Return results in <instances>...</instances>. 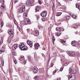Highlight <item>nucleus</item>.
I'll use <instances>...</instances> for the list:
<instances>
[{"mask_svg": "<svg viewBox=\"0 0 80 80\" xmlns=\"http://www.w3.org/2000/svg\"><path fill=\"white\" fill-rule=\"evenodd\" d=\"M19 48L21 50H27L28 48L27 46H25L24 43L22 42L20 43L19 45Z\"/></svg>", "mask_w": 80, "mask_h": 80, "instance_id": "1", "label": "nucleus"}, {"mask_svg": "<svg viewBox=\"0 0 80 80\" xmlns=\"http://www.w3.org/2000/svg\"><path fill=\"white\" fill-rule=\"evenodd\" d=\"M24 23L25 25L30 24L31 23V21L29 19L26 18L25 19Z\"/></svg>", "mask_w": 80, "mask_h": 80, "instance_id": "2", "label": "nucleus"}, {"mask_svg": "<svg viewBox=\"0 0 80 80\" xmlns=\"http://www.w3.org/2000/svg\"><path fill=\"white\" fill-rule=\"evenodd\" d=\"M8 33L10 35V37H13V32H12V30L10 29L8 30Z\"/></svg>", "mask_w": 80, "mask_h": 80, "instance_id": "3", "label": "nucleus"}, {"mask_svg": "<svg viewBox=\"0 0 80 80\" xmlns=\"http://www.w3.org/2000/svg\"><path fill=\"white\" fill-rule=\"evenodd\" d=\"M27 43L28 45H29L31 48H32L33 46V43L30 40H28L27 41Z\"/></svg>", "mask_w": 80, "mask_h": 80, "instance_id": "4", "label": "nucleus"}, {"mask_svg": "<svg viewBox=\"0 0 80 80\" xmlns=\"http://www.w3.org/2000/svg\"><path fill=\"white\" fill-rule=\"evenodd\" d=\"M47 11H43L41 13V15L42 17H45L47 16Z\"/></svg>", "mask_w": 80, "mask_h": 80, "instance_id": "5", "label": "nucleus"}, {"mask_svg": "<svg viewBox=\"0 0 80 80\" xmlns=\"http://www.w3.org/2000/svg\"><path fill=\"white\" fill-rule=\"evenodd\" d=\"M72 78H73V79H75V76L73 75L70 74L68 77V80H70V79Z\"/></svg>", "mask_w": 80, "mask_h": 80, "instance_id": "6", "label": "nucleus"}, {"mask_svg": "<svg viewBox=\"0 0 80 80\" xmlns=\"http://www.w3.org/2000/svg\"><path fill=\"white\" fill-rule=\"evenodd\" d=\"M32 71L33 73H37L38 72V69L36 67H34L32 69Z\"/></svg>", "mask_w": 80, "mask_h": 80, "instance_id": "7", "label": "nucleus"}, {"mask_svg": "<svg viewBox=\"0 0 80 80\" xmlns=\"http://www.w3.org/2000/svg\"><path fill=\"white\" fill-rule=\"evenodd\" d=\"M56 30L57 31H64V30L63 28L62 27H58L56 28Z\"/></svg>", "mask_w": 80, "mask_h": 80, "instance_id": "8", "label": "nucleus"}, {"mask_svg": "<svg viewBox=\"0 0 80 80\" xmlns=\"http://www.w3.org/2000/svg\"><path fill=\"white\" fill-rule=\"evenodd\" d=\"M26 4L27 6H28V7H30V6H31V5H32L31 2H30V0H27L26 3Z\"/></svg>", "mask_w": 80, "mask_h": 80, "instance_id": "9", "label": "nucleus"}, {"mask_svg": "<svg viewBox=\"0 0 80 80\" xmlns=\"http://www.w3.org/2000/svg\"><path fill=\"white\" fill-rule=\"evenodd\" d=\"M18 47V45L17 44H14L12 47V48L13 50H16L17 48Z\"/></svg>", "mask_w": 80, "mask_h": 80, "instance_id": "10", "label": "nucleus"}, {"mask_svg": "<svg viewBox=\"0 0 80 80\" xmlns=\"http://www.w3.org/2000/svg\"><path fill=\"white\" fill-rule=\"evenodd\" d=\"M77 43V42H76L75 41H72L71 43V44L73 47H76V43Z\"/></svg>", "mask_w": 80, "mask_h": 80, "instance_id": "11", "label": "nucleus"}, {"mask_svg": "<svg viewBox=\"0 0 80 80\" xmlns=\"http://www.w3.org/2000/svg\"><path fill=\"white\" fill-rule=\"evenodd\" d=\"M34 46L35 49L37 50L38 48V47H40V45L38 43H36L34 45Z\"/></svg>", "mask_w": 80, "mask_h": 80, "instance_id": "12", "label": "nucleus"}, {"mask_svg": "<svg viewBox=\"0 0 80 80\" xmlns=\"http://www.w3.org/2000/svg\"><path fill=\"white\" fill-rule=\"evenodd\" d=\"M66 41H64L63 39H61V42L62 44H63L64 45H66L67 44H66V43H65V42Z\"/></svg>", "mask_w": 80, "mask_h": 80, "instance_id": "13", "label": "nucleus"}, {"mask_svg": "<svg viewBox=\"0 0 80 80\" xmlns=\"http://www.w3.org/2000/svg\"><path fill=\"white\" fill-rule=\"evenodd\" d=\"M27 32H28L29 34H33V32L32 31V30H30V29H27Z\"/></svg>", "mask_w": 80, "mask_h": 80, "instance_id": "14", "label": "nucleus"}, {"mask_svg": "<svg viewBox=\"0 0 80 80\" xmlns=\"http://www.w3.org/2000/svg\"><path fill=\"white\" fill-rule=\"evenodd\" d=\"M72 27L74 28H77L78 27V25L77 24H74L72 25Z\"/></svg>", "mask_w": 80, "mask_h": 80, "instance_id": "15", "label": "nucleus"}, {"mask_svg": "<svg viewBox=\"0 0 80 80\" xmlns=\"http://www.w3.org/2000/svg\"><path fill=\"white\" fill-rule=\"evenodd\" d=\"M35 33L36 36H38V35H39V31L38 30H36L35 31Z\"/></svg>", "mask_w": 80, "mask_h": 80, "instance_id": "16", "label": "nucleus"}, {"mask_svg": "<svg viewBox=\"0 0 80 80\" xmlns=\"http://www.w3.org/2000/svg\"><path fill=\"white\" fill-rule=\"evenodd\" d=\"M40 9V7L39 6H37L36 7V12H38L39 11V10Z\"/></svg>", "mask_w": 80, "mask_h": 80, "instance_id": "17", "label": "nucleus"}, {"mask_svg": "<svg viewBox=\"0 0 80 80\" xmlns=\"http://www.w3.org/2000/svg\"><path fill=\"white\" fill-rule=\"evenodd\" d=\"M71 54L70 55V56L71 57H74L75 56V53L74 52H70Z\"/></svg>", "mask_w": 80, "mask_h": 80, "instance_id": "18", "label": "nucleus"}, {"mask_svg": "<svg viewBox=\"0 0 80 80\" xmlns=\"http://www.w3.org/2000/svg\"><path fill=\"white\" fill-rule=\"evenodd\" d=\"M27 13L25 12L23 14V18H27Z\"/></svg>", "mask_w": 80, "mask_h": 80, "instance_id": "19", "label": "nucleus"}, {"mask_svg": "<svg viewBox=\"0 0 80 80\" xmlns=\"http://www.w3.org/2000/svg\"><path fill=\"white\" fill-rule=\"evenodd\" d=\"M21 9L23 10V11H24L25 10V6H23L22 7Z\"/></svg>", "mask_w": 80, "mask_h": 80, "instance_id": "20", "label": "nucleus"}, {"mask_svg": "<svg viewBox=\"0 0 80 80\" xmlns=\"http://www.w3.org/2000/svg\"><path fill=\"white\" fill-rule=\"evenodd\" d=\"M28 60L29 61H32L33 60V58L31 57H28Z\"/></svg>", "mask_w": 80, "mask_h": 80, "instance_id": "21", "label": "nucleus"}, {"mask_svg": "<svg viewBox=\"0 0 80 80\" xmlns=\"http://www.w3.org/2000/svg\"><path fill=\"white\" fill-rule=\"evenodd\" d=\"M24 57L23 56H21L20 58V60H21V61H22V60H24Z\"/></svg>", "mask_w": 80, "mask_h": 80, "instance_id": "22", "label": "nucleus"}, {"mask_svg": "<svg viewBox=\"0 0 80 80\" xmlns=\"http://www.w3.org/2000/svg\"><path fill=\"white\" fill-rule=\"evenodd\" d=\"M56 35L57 36H60L61 35V32L59 31L57 32Z\"/></svg>", "mask_w": 80, "mask_h": 80, "instance_id": "23", "label": "nucleus"}, {"mask_svg": "<svg viewBox=\"0 0 80 80\" xmlns=\"http://www.w3.org/2000/svg\"><path fill=\"white\" fill-rule=\"evenodd\" d=\"M29 1L31 2V5H32V4L35 2L34 0H29Z\"/></svg>", "mask_w": 80, "mask_h": 80, "instance_id": "24", "label": "nucleus"}, {"mask_svg": "<svg viewBox=\"0 0 80 80\" xmlns=\"http://www.w3.org/2000/svg\"><path fill=\"white\" fill-rule=\"evenodd\" d=\"M73 70H72V69L69 68V73H70L71 74H73Z\"/></svg>", "mask_w": 80, "mask_h": 80, "instance_id": "25", "label": "nucleus"}, {"mask_svg": "<svg viewBox=\"0 0 80 80\" xmlns=\"http://www.w3.org/2000/svg\"><path fill=\"white\" fill-rule=\"evenodd\" d=\"M62 13V12H59L57 14H56V16H57V17H59V16H60V15H61Z\"/></svg>", "mask_w": 80, "mask_h": 80, "instance_id": "26", "label": "nucleus"}, {"mask_svg": "<svg viewBox=\"0 0 80 80\" xmlns=\"http://www.w3.org/2000/svg\"><path fill=\"white\" fill-rule=\"evenodd\" d=\"M66 18L67 20H68L70 18V17L69 16H67L66 17Z\"/></svg>", "mask_w": 80, "mask_h": 80, "instance_id": "27", "label": "nucleus"}, {"mask_svg": "<svg viewBox=\"0 0 80 80\" xmlns=\"http://www.w3.org/2000/svg\"><path fill=\"white\" fill-rule=\"evenodd\" d=\"M24 11L23 10H22V9H20L19 11V13H23V12H24Z\"/></svg>", "mask_w": 80, "mask_h": 80, "instance_id": "28", "label": "nucleus"}, {"mask_svg": "<svg viewBox=\"0 0 80 80\" xmlns=\"http://www.w3.org/2000/svg\"><path fill=\"white\" fill-rule=\"evenodd\" d=\"M76 7H77V8H78L79 10H80V6L78 5V4L76 5Z\"/></svg>", "mask_w": 80, "mask_h": 80, "instance_id": "29", "label": "nucleus"}, {"mask_svg": "<svg viewBox=\"0 0 80 80\" xmlns=\"http://www.w3.org/2000/svg\"><path fill=\"white\" fill-rule=\"evenodd\" d=\"M5 52V50L3 49L0 50V54L2 53H3V52Z\"/></svg>", "mask_w": 80, "mask_h": 80, "instance_id": "30", "label": "nucleus"}, {"mask_svg": "<svg viewBox=\"0 0 80 80\" xmlns=\"http://www.w3.org/2000/svg\"><path fill=\"white\" fill-rule=\"evenodd\" d=\"M72 18H77V16L74 15H72Z\"/></svg>", "mask_w": 80, "mask_h": 80, "instance_id": "31", "label": "nucleus"}, {"mask_svg": "<svg viewBox=\"0 0 80 80\" xmlns=\"http://www.w3.org/2000/svg\"><path fill=\"white\" fill-rule=\"evenodd\" d=\"M5 7L3 5H2L1 6V8L2 9H5Z\"/></svg>", "mask_w": 80, "mask_h": 80, "instance_id": "32", "label": "nucleus"}, {"mask_svg": "<svg viewBox=\"0 0 80 80\" xmlns=\"http://www.w3.org/2000/svg\"><path fill=\"white\" fill-rule=\"evenodd\" d=\"M55 41V38L54 37H53L52 38V42L53 43H54V42Z\"/></svg>", "mask_w": 80, "mask_h": 80, "instance_id": "33", "label": "nucleus"}, {"mask_svg": "<svg viewBox=\"0 0 80 80\" xmlns=\"http://www.w3.org/2000/svg\"><path fill=\"white\" fill-rule=\"evenodd\" d=\"M42 21H43V22H45V21H47V19L46 18H44L42 19Z\"/></svg>", "mask_w": 80, "mask_h": 80, "instance_id": "34", "label": "nucleus"}, {"mask_svg": "<svg viewBox=\"0 0 80 80\" xmlns=\"http://www.w3.org/2000/svg\"><path fill=\"white\" fill-rule=\"evenodd\" d=\"M38 2L39 3V4H40V5H42V2H41L40 0H38Z\"/></svg>", "mask_w": 80, "mask_h": 80, "instance_id": "35", "label": "nucleus"}, {"mask_svg": "<svg viewBox=\"0 0 80 80\" xmlns=\"http://www.w3.org/2000/svg\"><path fill=\"white\" fill-rule=\"evenodd\" d=\"M38 76H36L34 77L35 80H38Z\"/></svg>", "mask_w": 80, "mask_h": 80, "instance_id": "36", "label": "nucleus"}, {"mask_svg": "<svg viewBox=\"0 0 80 80\" xmlns=\"http://www.w3.org/2000/svg\"><path fill=\"white\" fill-rule=\"evenodd\" d=\"M3 43V39H1L0 42V44L2 45Z\"/></svg>", "mask_w": 80, "mask_h": 80, "instance_id": "37", "label": "nucleus"}, {"mask_svg": "<svg viewBox=\"0 0 80 80\" xmlns=\"http://www.w3.org/2000/svg\"><path fill=\"white\" fill-rule=\"evenodd\" d=\"M1 65H2V66H3L4 65V61H2Z\"/></svg>", "mask_w": 80, "mask_h": 80, "instance_id": "38", "label": "nucleus"}, {"mask_svg": "<svg viewBox=\"0 0 80 80\" xmlns=\"http://www.w3.org/2000/svg\"><path fill=\"white\" fill-rule=\"evenodd\" d=\"M77 73V71H76V70L75 69L73 71L72 73H74L75 74V73Z\"/></svg>", "mask_w": 80, "mask_h": 80, "instance_id": "39", "label": "nucleus"}, {"mask_svg": "<svg viewBox=\"0 0 80 80\" xmlns=\"http://www.w3.org/2000/svg\"><path fill=\"white\" fill-rule=\"evenodd\" d=\"M3 22H1V26L2 27H3Z\"/></svg>", "mask_w": 80, "mask_h": 80, "instance_id": "40", "label": "nucleus"}, {"mask_svg": "<svg viewBox=\"0 0 80 80\" xmlns=\"http://www.w3.org/2000/svg\"><path fill=\"white\" fill-rule=\"evenodd\" d=\"M5 44H4L3 46L2 47V48H3V49H5Z\"/></svg>", "mask_w": 80, "mask_h": 80, "instance_id": "41", "label": "nucleus"}, {"mask_svg": "<svg viewBox=\"0 0 80 80\" xmlns=\"http://www.w3.org/2000/svg\"><path fill=\"white\" fill-rule=\"evenodd\" d=\"M67 52V53L68 54V55H69V56H70V55L71 54V53H70L71 52Z\"/></svg>", "mask_w": 80, "mask_h": 80, "instance_id": "42", "label": "nucleus"}, {"mask_svg": "<svg viewBox=\"0 0 80 80\" xmlns=\"http://www.w3.org/2000/svg\"><path fill=\"white\" fill-rule=\"evenodd\" d=\"M53 65H54V64H53V63H51L50 64V67H52Z\"/></svg>", "mask_w": 80, "mask_h": 80, "instance_id": "43", "label": "nucleus"}, {"mask_svg": "<svg viewBox=\"0 0 80 80\" xmlns=\"http://www.w3.org/2000/svg\"><path fill=\"white\" fill-rule=\"evenodd\" d=\"M52 9L53 10H55V5L54 4H53V6L52 7Z\"/></svg>", "mask_w": 80, "mask_h": 80, "instance_id": "44", "label": "nucleus"}, {"mask_svg": "<svg viewBox=\"0 0 80 80\" xmlns=\"http://www.w3.org/2000/svg\"><path fill=\"white\" fill-rule=\"evenodd\" d=\"M63 67L61 68L60 69V71H61V72H62V70H63Z\"/></svg>", "mask_w": 80, "mask_h": 80, "instance_id": "45", "label": "nucleus"}, {"mask_svg": "<svg viewBox=\"0 0 80 80\" xmlns=\"http://www.w3.org/2000/svg\"><path fill=\"white\" fill-rule=\"evenodd\" d=\"M14 62L15 64H16L17 63V60H15L14 61Z\"/></svg>", "mask_w": 80, "mask_h": 80, "instance_id": "46", "label": "nucleus"}, {"mask_svg": "<svg viewBox=\"0 0 80 80\" xmlns=\"http://www.w3.org/2000/svg\"><path fill=\"white\" fill-rule=\"evenodd\" d=\"M27 60H26L24 61V64H26V63H27Z\"/></svg>", "mask_w": 80, "mask_h": 80, "instance_id": "47", "label": "nucleus"}, {"mask_svg": "<svg viewBox=\"0 0 80 80\" xmlns=\"http://www.w3.org/2000/svg\"><path fill=\"white\" fill-rule=\"evenodd\" d=\"M78 45H80V41H78Z\"/></svg>", "mask_w": 80, "mask_h": 80, "instance_id": "48", "label": "nucleus"}, {"mask_svg": "<svg viewBox=\"0 0 80 80\" xmlns=\"http://www.w3.org/2000/svg\"><path fill=\"white\" fill-rule=\"evenodd\" d=\"M13 55H17L16 53L15 52H13Z\"/></svg>", "mask_w": 80, "mask_h": 80, "instance_id": "49", "label": "nucleus"}, {"mask_svg": "<svg viewBox=\"0 0 80 80\" xmlns=\"http://www.w3.org/2000/svg\"><path fill=\"white\" fill-rule=\"evenodd\" d=\"M57 72V71H56V70L54 71L53 72V74H55V73H56V72Z\"/></svg>", "mask_w": 80, "mask_h": 80, "instance_id": "50", "label": "nucleus"}, {"mask_svg": "<svg viewBox=\"0 0 80 80\" xmlns=\"http://www.w3.org/2000/svg\"><path fill=\"white\" fill-rule=\"evenodd\" d=\"M9 72H10L11 73H12V72H13V70H12V69H10Z\"/></svg>", "mask_w": 80, "mask_h": 80, "instance_id": "51", "label": "nucleus"}, {"mask_svg": "<svg viewBox=\"0 0 80 80\" xmlns=\"http://www.w3.org/2000/svg\"><path fill=\"white\" fill-rule=\"evenodd\" d=\"M18 0H15L14 3H17V2H18Z\"/></svg>", "mask_w": 80, "mask_h": 80, "instance_id": "52", "label": "nucleus"}, {"mask_svg": "<svg viewBox=\"0 0 80 80\" xmlns=\"http://www.w3.org/2000/svg\"><path fill=\"white\" fill-rule=\"evenodd\" d=\"M37 20H39V16H37Z\"/></svg>", "mask_w": 80, "mask_h": 80, "instance_id": "53", "label": "nucleus"}, {"mask_svg": "<svg viewBox=\"0 0 80 80\" xmlns=\"http://www.w3.org/2000/svg\"><path fill=\"white\" fill-rule=\"evenodd\" d=\"M29 70L30 71V72H31V71H32V68H30L29 69Z\"/></svg>", "mask_w": 80, "mask_h": 80, "instance_id": "54", "label": "nucleus"}, {"mask_svg": "<svg viewBox=\"0 0 80 80\" xmlns=\"http://www.w3.org/2000/svg\"><path fill=\"white\" fill-rule=\"evenodd\" d=\"M57 80H61V78H58Z\"/></svg>", "mask_w": 80, "mask_h": 80, "instance_id": "55", "label": "nucleus"}, {"mask_svg": "<svg viewBox=\"0 0 80 80\" xmlns=\"http://www.w3.org/2000/svg\"><path fill=\"white\" fill-rule=\"evenodd\" d=\"M1 3H2V4H3V5L4 4V2H3V1Z\"/></svg>", "mask_w": 80, "mask_h": 80, "instance_id": "56", "label": "nucleus"}, {"mask_svg": "<svg viewBox=\"0 0 80 80\" xmlns=\"http://www.w3.org/2000/svg\"><path fill=\"white\" fill-rule=\"evenodd\" d=\"M14 23L16 24V23H15V22H16V21L15 20H14Z\"/></svg>", "mask_w": 80, "mask_h": 80, "instance_id": "57", "label": "nucleus"}, {"mask_svg": "<svg viewBox=\"0 0 80 80\" xmlns=\"http://www.w3.org/2000/svg\"><path fill=\"white\" fill-rule=\"evenodd\" d=\"M34 57H37V55L34 54Z\"/></svg>", "mask_w": 80, "mask_h": 80, "instance_id": "58", "label": "nucleus"}, {"mask_svg": "<svg viewBox=\"0 0 80 80\" xmlns=\"http://www.w3.org/2000/svg\"><path fill=\"white\" fill-rule=\"evenodd\" d=\"M18 30H20V28L18 27Z\"/></svg>", "mask_w": 80, "mask_h": 80, "instance_id": "59", "label": "nucleus"}, {"mask_svg": "<svg viewBox=\"0 0 80 80\" xmlns=\"http://www.w3.org/2000/svg\"><path fill=\"white\" fill-rule=\"evenodd\" d=\"M70 15L71 16H72V14L71 13H70Z\"/></svg>", "mask_w": 80, "mask_h": 80, "instance_id": "60", "label": "nucleus"}, {"mask_svg": "<svg viewBox=\"0 0 80 80\" xmlns=\"http://www.w3.org/2000/svg\"><path fill=\"white\" fill-rule=\"evenodd\" d=\"M16 72H17V69L16 68Z\"/></svg>", "mask_w": 80, "mask_h": 80, "instance_id": "61", "label": "nucleus"}, {"mask_svg": "<svg viewBox=\"0 0 80 80\" xmlns=\"http://www.w3.org/2000/svg\"><path fill=\"white\" fill-rule=\"evenodd\" d=\"M0 13H2V12H0Z\"/></svg>", "mask_w": 80, "mask_h": 80, "instance_id": "62", "label": "nucleus"}, {"mask_svg": "<svg viewBox=\"0 0 80 80\" xmlns=\"http://www.w3.org/2000/svg\"><path fill=\"white\" fill-rule=\"evenodd\" d=\"M71 80H73L72 79ZM73 80H75V79H73Z\"/></svg>", "mask_w": 80, "mask_h": 80, "instance_id": "63", "label": "nucleus"}, {"mask_svg": "<svg viewBox=\"0 0 80 80\" xmlns=\"http://www.w3.org/2000/svg\"><path fill=\"white\" fill-rule=\"evenodd\" d=\"M78 0V1H79V0Z\"/></svg>", "mask_w": 80, "mask_h": 80, "instance_id": "64", "label": "nucleus"}]
</instances>
